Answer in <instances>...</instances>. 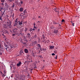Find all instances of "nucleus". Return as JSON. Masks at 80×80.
I'll list each match as a JSON object with an SVG mask.
<instances>
[{"label": "nucleus", "instance_id": "f257e3e1", "mask_svg": "<svg viewBox=\"0 0 80 80\" xmlns=\"http://www.w3.org/2000/svg\"><path fill=\"white\" fill-rule=\"evenodd\" d=\"M7 24H4L3 25V27L5 28H10L12 27V25H11V22L10 20H8V22H6Z\"/></svg>", "mask_w": 80, "mask_h": 80}, {"label": "nucleus", "instance_id": "f03ea898", "mask_svg": "<svg viewBox=\"0 0 80 80\" xmlns=\"http://www.w3.org/2000/svg\"><path fill=\"white\" fill-rule=\"evenodd\" d=\"M2 32L3 33H4L5 34H8V32H7L6 30H3Z\"/></svg>", "mask_w": 80, "mask_h": 80}, {"label": "nucleus", "instance_id": "7ed1b4c3", "mask_svg": "<svg viewBox=\"0 0 80 80\" xmlns=\"http://www.w3.org/2000/svg\"><path fill=\"white\" fill-rule=\"evenodd\" d=\"M38 47L40 49V50L41 51H42V47H41V45H40V44H37Z\"/></svg>", "mask_w": 80, "mask_h": 80}, {"label": "nucleus", "instance_id": "20e7f679", "mask_svg": "<svg viewBox=\"0 0 80 80\" xmlns=\"http://www.w3.org/2000/svg\"><path fill=\"white\" fill-rule=\"evenodd\" d=\"M18 29L17 28H14L13 29V32H14V33H16L17 32V30Z\"/></svg>", "mask_w": 80, "mask_h": 80}, {"label": "nucleus", "instance_id": "39448f33", "mask_svg": "<svg viewBox=\"0 0 80 80\" xmlns=\"http://www.w3.org/2000/svg\"><path fill=\"white\" fill-rule=\"evenodd\" d=\"M58 30L56 29H54V33L55 34L57 33H58Z\"/></svg>", "mask_w": 80, "mask_h": 80}, {"label": "nucleus", "instance_id": "423d86ee", "mask_svg": "<svg viewBox=\"0 0 80 80\" xmlns=\"http://www.w3.org/2000/svg\"><path fill=\"white\" fill-rule=\"evenodd\" d=\"M21 63H22V62H19V63H18L17 65V67H20V66L21 65Z\"/></svg>", "mask_w": 80, "mask_h": 80}, {"label": "nucleus", "instance_id": "0eeeda50", "mask_svg": "<svg viewBox=\"0 0 80 80\" xmlns=\"http://www.w3.org/2000/svg\"><path fill=\"white\" fill-rule=\"evenodd\" d=\"M55 48V46H49V48L50 49H53V48Z\"/></svg>", "mask_w": 80, "mask_h": 80}, {"label": "nucleus", "instance_id": "6e6552de", "mask_svg": "<svg viewBox=\"0 0 80 80\" xmlns=\"http://www.w3.org/2000/svg\"><path fill=\"white\" fill-rule=\"evenodd\" d=\"M24 52L26 53H28V50L27 49H24Z\"/></svg>", "mask_w": 80, "mask_h": 80}, {"label": "nucleus", "instance_id": "1a4fd4ad", "mask_svg": "<svg viewBox=\"0 0 80 80\" xmlns=\"http://www.w3.org/2000/svg\"><path fill=\"white\" fill-rule=\"evenodd\" d=\"M22 21H21V22L20 21H18V23H18V25H22Z\"/></svg>", "mask_w": 80, "mask_h": 80}, {"label": "nucleus", "instance_id": "9d476101", "mask_svg": "<svg viewBox=\"0 0 80 80\" xmlns=\"http://www.w3.org/2000/svg\"><path fill=\"white\" fill-rule=\"evenodd\" d=\"M17 25H18V22H14V27H15V26H17Z\"/></svg>", "mask_w": 80, "mask_h": 80}, {"label": "nucleus", "instance_id": "9b49d317", "mask_svg": "<svg viewBox=\"0 0 80 80\" xmlns=\"http://www.w3.org/2000/svg\"><path fill=\"white\" fill-rule=\"evenodd\" d=\"M19 11L20 12H23V8H20Z\"/></svg>", "mask_w": 80, "mask_h": 80}, {"label": "nucleus", "instance_id": "f8f14e48", "mask_svg": "<svg viewBox=\"0 0 80 80\" xmlns=\"http://www.w3.org/2000/svg\"><path fill=\"white\" fill-rule=\"evenodd\" d=\"M10 47L11 48H15V45L11 46Z\"/></svg>", "mask_w": 80, "mask_h": 80}, {"label": "nucleus", "instance_id": "ddd939ff", "mask_svg": "<svg viewBox=\"0 0 80 80\" xmlns=\"http://www.w3.org/2000/svg\"><path fill=\"white\" fill-rule=\"evenodd\" d=\"M1 74L2 75V77H5V74H4L3 73H2V72H1Z\"/></svg>", "mask_w": 80, "mask_h": 80}, {"label": "nucleus", "instance_id": "4468645a", "mask_svg": "<svg viewBox=\"0 0 80 80\" xmlns=\"http://www.w3.org/2000/svg\"><path fill=\"white\" fill-rule=\"evenodd\" d=\"M15 0H7V1L9 3L12 2V1H14Z\"/></svg>", "mask_w": 80, "mask_h": 80}, {"label": "nucleus", "instance_id": "2eb2a0df", "mask_svg": "<svg viewBox=\"0 0 80 80\" xmlns=\"http://www.w3.org/2000/svg\"><path fill=\"white\" fill-rule=\"evenodd\" d=\"M5 12V10H4V12H3V14L2 15V16H1V17H5V15L4 14V12Z\"/></svg>", "mask_w": 80, "mask_h": 80}, {"label": "nucleus", "instance_id": "dca6fc26", "mask_svg": "<svg viewBox=\"0 0 80 80\" xmlns=\"http://www.w3.org/2000/svg\"><path fill=\"white\" fill-rule=\"evenodd\" d=\"M71 23H72V26H75V25H74V24H75V23L73 22H72V21H71Z\"/></svg>", "mask_w": 80, "mask_h": 80}, {"label": "nucleus", "instance_id": "f3484780", "mask_svg": "<svg viewBox=\"0 0 80 80\" xmlns=\"http://www.w3.org/2000/svg\"><path fill=\"white\" fill-rule=\"evenodd\" d=\"M27 35L28 36V37H29V38H30V33H28Z\"/></svg>", "mask_w": 80, "mask_h": 80}, {"label": "nucleus", "instance_id": "a211bd4d", "mask_svg": "<svg viewBox=\"0 0 80 80\" xmlns=\"http://www.w3.org/2000/svg\"><path fill=\"white\" fill-rule=\"evenodd\" d=\"M17 28H21V27H20V26H19V25H17L16 26Z\"/></svg>", "mask_w": 80, "mask_h": 80}, {"label": "nucleus", "instance_id": "6ab92c4d", "mask_svg": "<svg viewBox=\"0 0 80 80\" xmlns=\"http://www.w3.org/2000/svg\"><path fill=\"white\" fill-rule=\"evenodd\" d=\"M4 45L5 46V47H7V48H8V47H7V45L6 44V43H4Z\"/></svg>", "mask_w": 80, "mask_h": 80}, {"label": "nucleus", "instance_id": "aec40b11", "mask_svg": "<svg viewBox=\"0 0 80 80\" xmlns=\"http://www.w3.org/2000/svg\"><path fill=\"white\" fill-rule=\"evenodd\" d=\"M37 35H36V34H35V35L34 36L33 38H37Z\"/></svg>", "mask_w": 80, "mask_h": 80}, {"label": "nucleus", "instance_id": "412c9836", "mask_svg": "<svg viewBox=\"0 0 80 80\" xmlns=\"http://www.w3.org/2000/svg\"><path fill=\"white\" fill-rule=\"evenodd\" d=\"M26 9H25L24 11L23 12L24 13H27V11Z\"/></svg>", "mask_w": 80, "mask_h": 80}, {"label": "nucleus", "instance_id": "4be33fe9", "mask_svg": "<svg viewBox=\"0 0 80 80\" xmlns=\"http://www.w3.org/2000/svg\"><path fill=\"white\" fill-rule=\"evenodd\" d=\"M3 10H4V9H3V8H1V10H0L1 12H2V11H3Z\"/></svg>", "mask_w": 80, "mask_h": 80}, {"label": "nucleus", "instance_id": "5701e85b", "mask_svg": "<svg viewBox=\"0 0 80 80\" xmlns=\"http://www.w3.org/2000/svg\"><path fill=\"white\" fill-rule=\"evenodd\" d=\"M34 44H37V42L36 41H35L34 42Z\"/></svg>", "mask_w": 80, "mask_h": 80}, {"label": "nucleus", "instance_id": "b1692460", "mask_svg": "<svg viewBox=\"0 0 80 80\" xmlns=\"http://www.w3.org/2000/svg\"><path fill=\"white\" fill-rule=\"evenodd\" d=\"M28 29L27 28H25V32H27V29Z\"/></svg>", "mask_w": 80, "mask_h": 80}, {"label": "nucleus", "instance_id": "393cba45", "mask_svg": "<svg viewBox=\"0 0 80 80\" xmlns=\"http://www.w3.org/2000/svg\"><path fill=\"white\" fill-rule=\"evenodd\" d=\"M54 52L55 53H57V51L56 50H54Z\"/></svg>", "mask_w": 80, "mask_h": 80}, {"label": "nucleus", "instance_id": "a878e982", "mask_svg": "<svg viewBox=\"0 0 80 80\" xmlns=\"http://www.w3.org/2000/svg\"><path fill=\"white\" fill-rule=\"evenodd\" d=\"M20 54L19 55H18V56H20V55H22V52H19Z\"/></svg>", "mask_w": 80, "mask_h": 80}, {"label": "nucleus", "instance_id": "bb28decb", "mask_svg": "<svg viewBox=\"0 0 80 80\" xmlns=\"http://www.w3.org/2000/svg\"><path fill=\"white\" fill-rule=\"evenodd\" d=\"M18 18H17L16 19V20H15V22H16V23H17V22H18Z\"/></svg>", "mask_w": 80, "mask_h": 80}, {"label": "nucleus", "instance_id": "cd10ccee", "mask_svg": "<svg viewBox=\"0 0 80 80\" xmlns=\"http://www.w3.org/2000/svg\"><path fill=\"white\" fill-rule=\"evenodd\" d=\"M1 2H2V3H4L5 2V0H1Z\"/></svg>", "mask_w": 80, "mask_h": 80}, {"label": "nucleus", "instance_id": "c85d7f7f", "mask_svg": "<svg viewBox=\"0 0 80 80\" xmlns=\"http://www.w3.org/2000/svg\"><path fill=\"white\" fill-rule=\"evenodd\" d=\"M32 57H35V55H34V53H33V52H32Z\"/></svg>", "mask_w": 80, "mask_h": 80}, {"label": "nucleus", "instance_id": "c756f323", "mask_svg": "<svg viewBox=\"0 0 80 80\" xmlns=\"http://www.w3.org/2000/svg\"><path fill=\"white\" fill-rule=\"evenodd\" d=\"M55 59H57V55H56V56L55 57Z\"/></svg>", "mask_w": 80, "mask_h": 80}, {"label": "nucleus", "instance_id": "7c9ffc66", "mask_svg": "<svg viewBox=\"0 0 80 80\" xmlns=\"http://www.w3.org/2000/svg\"><path fill=\"white\" fill-rule=\"evenodd\" d=\"M14 6H15V5L13 4V5L12 6V8H14Z\"/></svg>", "mask_w": 80, "mask_h": 80}, {"label": "nucleus", "instance_id": "2f4dec72", "mask_svg": "<svg viewBox=\"0 0 80 80\" xmlns=\"http://www.w3.org/2000/svg\"><path fill=\"white\" fill-rule=\"evenodd\" d=\"M55 53H52V56H54V55H55Z\"/></svg>", "mask_w": 80, "mask_h": 80}, {"label": "nucleus", "instance_id": "473e14b6", "mask_svg": "<svg viewBox=\"0 0 80 80\" xmlns=\"http://www.w3.org/2000/svg\"><path fill=\"white\" fill-rule=\"evenodd\" d=\"M62 22H65V20L64 19H62Z\"/></svg>", "mask_w": 80, "mask_h": 80}, {"label": "nucleus", "instance_id": "72a5a7b5", "mask_svg": "<svg viewBox=\"0 0 80 80\" xmlns=\"http://www.w3.org/2000/svg\"><path fill=\"white\" fill-rule=\"evenodd\" d=\"M9 7L8 6L7 7L6 9L8 10Z\"/></svg>", "mask_w": 80, "mask_h": 80}, {"label": "nucleus", "instance_id": "f704fd0d", "mask_svg": "<svg viewBox=\"0 0 80 80\" xmlns=\"http://www.w3.org/2000/svg\"><path fill=\"white\" fill-rule=\"evenodd\" d=\"M0 20H2V16L0 17Z\"/></svg>", "mask_w": 80, "mask_h": 80}, {"label": "nucleus", "instance_id": "c9c22d12", "mask_svg": "<svg viewBox=\"0 0 80 80\" xmlns=\"http://www.w3.org/2000/svg\"><path fill=\"white\" fill-rule=\"evenodd\" d=\"M39 57L40 58H42V55L39 56Z\"/></svg>", "mask_w": 80, "mask_h": 80}, {"label": "nucleus", "instance_id": "e433bc0d", "mask_svg": "<svg viewBox=\"0 0 80 80\" xmlns=\"http://www.w3.org/2000/svg\"><path fill=\"white\" fill-rule=\"evenodd\" d=\"M2 36H4V37H5V35L4 34L2 33Z\"/></svg>", "mask_w": 80, "mask_h": 80}, {"label": "nucleus", "instance_id": "4c0bfd02", "mask_svg": "<svg viewBox=\"0 0 80 80\" xmlns=\"http://www.w3.org/2000/svg\"><path fill=\"white\" fill-rule=\"evenodd\" d=\"M23 3V2L22 1H21V3L22 4V3Z\"/></svg>", "mask_w": 80, "mask_h": 80}, {"label": "nucleus", "instance_id": "58836bf2", "mask_svg": "<svg viewBox=\"0 0 80 80\" xmlns=\"http://www.w3.org/2000/svg\"><path fill=\"white\" fill-rule=\"evenodd\" d=\"M34 69H36L37 68V67L35 66V67H34Z\"/></svg>", "mask_w": 80, "mask_h": 80}, {"label": "nucleus", "instance_id": "ea45409f", "mask_svg": "<svg viewBox=\"0 0 80 80\" xmlns=\"http://www.w3.org/2000/svg\"><path fill=\"white\" fill-rule=\"evenodd\" d=\"M46 50V49H44V48H42V51H44V50Z\"/></svg>", "mask_w": 80, "mask_h": 80}, {"label": "nucleus", "instance_id": "a19ab883", "mask_svg": "<svg viewBox=\"0 0 80 80\" xmlns=\"http://www.w3.org/2000/svg\"><path fill=\"white\" fill-rule=\"evenodd\" d=\"M53 23H54V24H57L58 23L57 22H54Z\"/></svg>", "mask_w": 80, "mask_h": 80}, {"label": "nucleus", "instance_id": "79ce46f5", "mask_svg": "<svg viewBox=\"0 0 80 80\" xmlns=\"http://www.w3.org/2000/svg\"><path fill=\"white\" fill-rule=\"evenodd\" d=\"M34 28H36V29H37V28H36V27H35V26H34L33 27Z\"/></svg>", "mask_w": 80, "mask_h": 80}, {"label": "nucleus", "instance_id": "37998d69", "mask_svg": "<svg viewBox=\"0 0 80 80\" xmlns=\"http://www.w3.org/2000/svg\"><path fill=\"white\" fill-rule=\"evenodd\" d=\"M12 36H15V34H12Z\"/></svg>", "mask_w": 80, "mask_h": 80}, {"label": "nucleus", "instance_id": "c03bdc74", "mask_svg": "<svg viewBox=\"0 0 80 80\" xmlns=\"http://www.w3.org/2000/svg\"><path fill=\"white\" fill-rule=\"evenodd\" d=\"M22 80H25V78H22Z\"/></svg>", "mask_w": 80, "mask_h": 80}, {"label": "nucleus", "instance_id": "a18cd8bd", "mask_svg": "<svg viewBox=\"0 0 80 80\" xmlns=\"http://www.w3.org/2000/svg\"><path fill=\"white\" fill-rule=\"evenodd\" d=\"M0 55H2V52H0Z\"/></svg>", "mask_w": 80, "mask_h": 80}, {"label": "nucleus", "instance_id": "49530a36", "mask_svg": "<svg viewBox=\"0 0 80 80\" xmlns=\"http://www.w3.org/2000/svg\"><path fill=\"white\" fill-rule=\"evenodd\" d=\"M23 45H26V42L23 43Z\"/></svg>", "mask_w": 80, "mask_h": 80}, {"label": "nucleus", "instance_id": "de8ad7c7", "mask_svg": "<svg viewBox=\"0 0 80 80\" xmlns=\"http://www.w3.org/2000/svg\"><path fill=\"white\" fill-rule=\"evenodd\" d=\"M4 5V4H3V2H2V5Z\"/></svg>", "mask_w": 80, "mask_h": 80}, {"label": "nucleus", "instance_id": "09e8293b", "mask_svg": "<svg viewBox=\"0 0 80 80\" xmlns=\"http://www.w3.org/2000/svg\"><path fill=\"white\" fill-rule=\"evenodd\" d=\"M35 29H34V28L32 29V30H33V31H35Z\"/></svg>", "mask_w": 80, "mask_h": 80}, {"label": "nucleus", "instance_id": "8fccbe9b", "mask_svg": "<svg viewBox=\"0 0 80 80\" xmlns=\"http://www.w3.org/2000/svg\"><path fill=\"white\" fill-rule=\"evenodd\" d=\"M6 48V50L7 51H8V50H7V48Z\"/></svg>", "mask_w": 80, "mask_h": 80}, {"label": "nucleus", "instance_id": "3c124183", "mask_svg": "<svg viewBox=\"0 0 80 80\" xmlns=\"http://www.w3.org/2000/svg\"><path fill=\"white\" fill-rule=\"evenodd\" d=\"M33 25H34V26H35V23H34L33 24Z\"/></svg>", "mask_w": 80, "mask_h": 80}, {"label": "nucleus", "instance_id": "603ef678", "mask_svg": "<svg viewBox=\"0 0 80 80\" xmlns=\"http://www.w3.org/2000/svg\"><path fill=\"white\" fill-rule=\"evenodd\" d=\"M40 31V29H38V32H39Z\"/></svg>", "mask_w": 80, "mask_h": 80}, {"label": "nucleus", "instance_id": "864d4df0", "mask_svg": "<svg viewBox=\"0 0 80 80\" xmlns=\"http://www.w3.org/2000/svg\"><path fill=\"white\" fill-rule=\"evenodd\" d=\"M43 39H44V38H45V37H43V38H42Z\"/></svg>", "mask_w": 80, "mask_h": 80}, {"label": "nucleus", "instance_id": "5fc2aeb1", "mask_svg": "<svg viewBox=\"0 0 80 80\" xmlns=\"http://www.w3.org/2000/svg\"><path fill=\"white\" fill-rule=\"evenodd\" d=\"M14 16V14H12V17Z\"/></svg>", "mask_w": 80, "mask_h": 80}, {"label": "nucleus", "instance_id": "6e6d98bb", "mask_svg": "<svg viewBox=\"0 0 80 80\" xmlns=\"http://www.w3.org/2000/svg\"><path fill=\"white\" fill-rule=\"evenodd\" d=\"M6 73V72H5V71L4 72V74H5Z\"/></svg>", "mask_w": 80, "mask_h": 80}, {"label": "nucleus", "instance_id": "4d7b16f0", "mask_svg": "<svg viewBox=\"0 0 80 80\" xmlns=\"http://www.w3.org/2000/svg\"><path fill=\"white\" fill-rule=\"evenodd\" d=\"M43 42H45V39H44L43 41Z\"/></svg>", "mask_w": 80, "mask_h": 80}, {"label": "nucleus", "instance_id": "13d9d810", "mask_svg": "<svg viewBox=\"0 0 80 80\" xmlns=\"http://www.w3.org/2000/svg\"><path fill=\"white\" fill-rule=\"evenodd\" d=\"M40 17H40V16H38V18H40Z\"/></svg>", "mask_w": 80, "mask_h": 80}, {"label": "nucleus", "instance_id": "bf43d9fd", "mask_svg": "<svg viewBox=\"0 0 80 80\" xmlns=\"http://www.w3.org/2000/svg\"><path fill=\"white\" fill-rule=\"evenodd\" d=\"M40 51H39V53H40Z\"/></svg>", "mask_w": 80, "mask_h": 80}, {"label": "nucleus", "instance_id": "052dcab7", "mask_svg": "<svg viewBox=\"0 0 80 80\" xmlns=\"http://www.w3.org/2000/svg\"><path fill=\"white\" fill-rule=\"evenodd\" d=\"M0 46V48H1V46Z\"/></svg>", "mask_w": 80, "mask_h": 80}, {"label": "nucleus", "instance_id": "680f3d73", "mask_svg": "<svg viewBox=\"0 0 80 80\" xmlns=\"http://www.w3.org/2000/svg\"><path fill=\"white\" fill-rule=\"evenodd\" d=\"M11 68H12V67H11Z\"/></svg>", "mask_w": 80, "mask_h": 80}, {"label": "nucleus", "instance_id": "e2e57ef3", "mask_svg": "<svg viewBox=\"0 0 80 80\" xmlns=\"http://www.w3.org/2000/svg\"><path fill=\"white\" fill-rule=\"evenodd\" d=\"M40 22V21H38V22Z\"/></svg>", "mask_w": 80, "mask_h": 80}, {"label": "nucleus", "instance_id": "0e129e2a", "mask_svg": "<svg viewBox=\"0 0 80 80\" xmlns=\"http://www.w3.org/2000/svg\"><path fill=\"white\" fill-rule=\"evenodd\" d=\"M31 70H32V69H31Z\"/></svg>", "mask_w": 80, "mask_h": 80}, {"label": "nucleus", "instance_id": "69168bd1", "mask_svg": "<svg viewBox=\"0 0 80 80\" xmlns=\"http://www.w3.org/2000/svg\"><path fill=\"white\" fill-rule=\"evenodd\" d=\"M45 43H46V42H45Z\"/></svg>", "mask_w": 80, "mask_h": 80}, {"label": "nucleus", "instance_id": "338daca9", "mask_svg": "<svg viewBox=\"0 0 80 80\" xmlns=\"http://www.w3.org/2000/svg\"><path fill=\"white\" fill-rule=\"evenodd\" d=\"M11 77H12V76H11Z\"/></svg>", "mask_w": 80, "mask_h": 80}, {"label": "nucleus", "instance_id": "774afa93", "mask_svg": "<svg viewBox=\"0 0 80 80\" xmlns=\"http://www.w3.org/2000/svg\"><path fill=\"white\" fill-rule=\"evenodd\" d=\"M11 77H12V76H11Z\"/></svg>", "mask_w": 80, "mask_h": 80}]
</instances>
